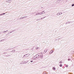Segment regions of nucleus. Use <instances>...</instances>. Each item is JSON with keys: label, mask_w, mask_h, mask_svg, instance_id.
<instances>
[{"label": "nucleus", "mask_w": 74, "mask_h": 74, "mask_svg": "<svg viewBox=\"0 0 74 74\" xmlns=\"http://www.w3.org/2000/svg\"><path fill=\"white\" fill-rule=\"evenodd\" d=\"M12 52H15V50H13L12 51Z\"/></svg>", "instance_id": "obj_9"}, {"label": "nucleus", "mask_w": 74, "mask_h": 74, "mask_svg": "<svg viewBox=\"0 0 74 74\" xmlns=\"http://www.w3.org/2000/svg\"><path fill=\"white\" fill-rule=\"evenodd\" d=\"M31 62H33V60H31Z\"/></svg>", "instance_id": "obj_29"}, {"label": "nucleus", "mask_w": 74, "mask_h": 74, "mask_svg": "<svg viewBox=\"0 0 74 74\" xmlns=\"http://www.w3.org/2000/svg\"><path fill=\"white\" fill-rule=\"evenodd\" d=\"M25 55H27L26 56H25V57H26V58H27V57L29 56H30V54H25Z\"/></svg>", "instance_id": "obj_2"}, {"label": "nucleus", "mask_w": 74, "mask_h": 74, "mask_svg": "<svg viewBox=\"0 0 74 74\" xmlns=\"http://www.w3.org/2000/svg\"><path fill=\"white\" fill-rule=\"evenodd\" d=\"M57 15H60V13H58L57 14Z\"/></svg>", "instance_id": "obj_10"}, {"label": "nucleus", "mask_w": 74, "mask_h": 74, "mask_svg": "<svg viewBox=\"0 0 74 74\" xmlns=\"http://www.w3.org/2000/svg\"><path fill=\"white\" fill-rule=\"evenodd\" d=\"M67 23H66V24Z\"/></svg>", "instance_id": "obj_36"}, {"label": "nucleus", "mask_w": 74, "mask_h": 74, "mask_svg": "<svg viewBox=\"0 0 74 74\" xmlns=\"http://www.w3.org/2000/svg\"><path fill=\"white\" fill-rule=\"evenodd\" d=\"M46 52H45V53H46V52H47V49H46Z\"/></svg>", "instance_id": "obj_24"}, {"label": "nucleus", "mask_w": 74, "mask_h": 74, "mask_svg": "<svg viewBox=\"0 0 74 74\" xmlns=\"http://www.w3.org/2000/svg\"><path fill=\"white\" fill-rule=\"evenodd\" d=\"M68 60H69V61L70 60V59H68Z\"/></svg>", "instance_id": "obj_25"}, {"label": "nucleus", "mask_w": 74, "mask_h": 74, "mask_svg": "<svg viewBox=\"0 0 74 74\" xmlns=\"http://www.w3.org/2000/svg\"><path fill=\"white\" fill-rule=\"evenodd\" d=\"M73 6H74V4H73L72 5V7H73Z\"/></svg>", "instance_id": "obj_17"}, {"label": "nucleus", "mask_w": 74, "mask_h": 74, "mask_svg": "<svg viewBox=\"0 0 74 74\" xmlns=\"http://www.w3.org/2000/svg\"><path fill=\"white\" fill-rule=\"evenodd\" d=\"M7 32H8V30H7L6 31H4L3 32V33H6Z\"/></svg>", "instance_id": "obj_7"}, {"label": "nucleus", "mask_w": 74, "mask_h": 74, "mask_svg": "<svg viewBox=\"0 0 74 74\" xmlns=\"http://www.w3.org/2000/svg\"><path fill=\"white\" fill-rule=\"evenodd\" d=\"M45 12V11H43L42 12V14H43V12Z\"/></svg>", "instance_id": "obj_12"}, {"label": "nucleus", "mask_w": 74, "mask_h": 74, "mask_svg": "<svg viewBox=\"0 0 74 74\" xmlns=\"http://www.w3.org/2000/svg\"><path fill=\"white\" fill-rule=\"evenodd\" d=\"M21 63L22 64V63H23V62H21Z\"/></svg>", "instance_id": "obj_34"}, {"label": "nucleus", "mask_w": 74, "mask_h": 74, "mask_svg": "<svg viewBox=\"0 0 74 74\" xmlns=\"http://www.w3.org/2000/svg\"><path fill=\"white\" fill-rule=\"evenodd\" d=\"M39 15V14L38 13H36V15Z\"/></svg>", "instance_id": "obj_13"}, {"label": "nucleus", "mask_w": 74, "mask_h": 74, "mask_svg": "<svg viewBox=\"0 0 74 74\" xmlns=\"http://www.w3.org/2000/svg\"><path fill=\"white\" fill-rule=\"evenodd\" d=\"M38 13L39 14V15H40V14H41L40 13Z\"/></svg>", "instance_id": "obj_23"}, {"label": "nucleus", "mask_w": 74, "mask_h": 74, "mask_svg": "<svg viewBox=\"0 0 74 74\" xmlns=\"http://www.w3.org/2000/svg\"><path fill=\"white\" fill-rule=\"evenodd\" d=\"M23 63H24V62H23Z\"/></svg>", "instance_id": "obj_40"}, {"label": "nucleus", "mask_w": 74, "mask_h": 74, "mask_svg": "<svg viewBox=\"0 0 74 74\" xmlns=\"http://www.w3.org/2000/svg\"><path fill=\"white\" fill-rule=\"evenodd\" d=\"M45 18V17H44V18H42V19H44V18Z\"/></svg>", "instance_id": "obj_30"}, {"label": "nucleus", "mask_w": 74, "mask_h": 74, "mask_svg": "<svg viewBox=\"0 0 74 74\" xmlns=\"http://www.w3.org/2000/svg\"><path fill=\"white\" fill-rule=\"evenodd\" d=\"M27 16H25L23 17V18H27Z\"/></svg>", "instance_id": "obj_14"}, {"label": "nucleus", "mask_w": 74, "mask_h": 74, "mask_svg": "<svg viewBox=\"0 0 74 74\" xmlns=\"http://www.w3.org/2000/svg\"><path fill=\"white\" fill-rule=\"evenodd\" d=\"M41 54H42V53L41 52Z\"/></svg>", "instance_id": "obj_33"}, {"label": "nucleus", "mask_w": 74, "mask_h": 74, "mask_svg": "<svg viewBox=\"0 0 74 74\" xmlns=\"http://www.w3.org/2000/svg\"><path fill=\"white\" fill-rule=\"evenodd\" d=\"M51 52H52V51H51V50L50 51V52L49 53H51H51H51Z\"/></svg>", "instance_id": "obj_20"}, {"label": "nucleus", "mask_w": 74, "mask_h": 74, "mask_svg": "<svg viewBox=\"0 0 74 74\" xmlns=\"http://www.w3.org/2000/svg\"><path fill=\"white\" fill-rule=\"evenodd\" d=\"M8 3H10V2H11V0H10L9 1H6Z\"/></svg>", "instance_id": "obj_3"}, {"label": "nucleus", "mask_w": 74, "mask_h": 74, "mask_svg": "<svg viewBox=\"0 0 74 74\" xmlns=\"http://www.w3.org/2000/svg\"><path fill=\"white\" fill-rule=\"evenodd\" d=\"M27 55H24L23 56V58H25V56H26Z\"/></svg>", "instance_id": "obj_8"}, {"label": "nucleus", "mask_w": 74, "mask_h": 74, "mask_svg": "<svg viewBox=\"0 0 74 74\" xmlns=\"http://www.w3.org/2000/svg\"><path fill=\"white\" fill-rule=\"evenodd\" d=\"M23 17H21L20 18V19H23Z\"/></svg>", "instance_id": "obj_26"}, {"label": "nucleus", "mask_w": 74, "mask_h": 74, "mask_svg": "<svg viewBox=\"0 0 74 74\" xmlns=\"http://www.w3.org/2000/svg\"><path fill=\"white\" fill-rule=\"evenodd\" d=\"M1 42V40H0V42Z\"/></svg>", "instance_id": "obj_37"}, {"label": "nucleus", "mask_w": 74, "mask_h": 74, "mask_svg": "<svg viewBox=\"0 0 74 74\" xmlns=\"http://www.w3.org/2000/svg\"><path fill=\"white\" fill-rule=\"evenodd\" d=\"M62 63H63V62H62V61H60L59 62V63L60 64H62Z\"/></svg>", "instance_id": "obj_11"}, {"label": "nucleus", "mask_w": 74, "mask_h": 74, "mask_svg": "<svg viewBox=\"0 0 74 74\" xmlns=\"http://www.w3.org/2000/svg\"><path fill=\"white\" fill-rule=\"evenodd\" d=\"M36 21H39V19H37Z\"/></svg>", "instance_id": "obj_28"}, {"label": "nucleus", "mask_w": 74, "mask_h": 74, "mask_svg": "<svg viewBox=\"0 0 74 74\" xmlns=\"http://www.w3.org/2000/svg\"><path fill=\"white\" fill-rule=\"evenodd\" d=\"M66 67H68V65H66Z\"/></svg>", "instance_id": "obj_31"}, {"label": "nucleus", "mask_w": 74, "mask_h": 74, "mask_svg": "<svg viewBox=\"0 0 74 74\" xmlns=\"http://www.w3.org/2000/svg\"><path fill=\"white\" fill-rule=\"evenodd\" d=\"M36 49H38V47H36L35 48Z\"/></svg>", "instance_id": "obj_15"}, {"label": "nucleus", "mask_w": 74, "mask_h": 74, "mask_svg": "<svg viewBox=\"0 0 74 74\" xmlns=\"http://www.w3.org/2000/svg\"><path fill=\"white\" fill-rule=\"evenodd\" d=\"M68 23H70V22H68Z\"/></svg>", "instance_id": "obj_32"}, {"label": "nucleus", "mask_w": 74, "mask_h": 74, "mask_svg": "<svg viewBox=\"0 0 74 74\" xmlns=\"http://www.w3.org/2000/svg\"><path fill=\"white\" fill-rule=\"evenodd\" d=\"M36 58H37V57H34L33 58V59H36Z\"/></svg>", "instance_id": "obj_6"}, {"label": "nucleus", "mask_w": 74, "mask_h": 74, "mask_svg": "<svg viewBox=\"0 0 74 74\" xmlns=\"http://www.w3.org/2000/svg\"><path fill=\"white\" fill-rule=\"evenodd\" d=\"M60 15H61V14H62V12H60Z\"/></svg>", "instance_id": "obj_18"}, {"label": "nucleus", "mask_w": 74, "mask_h": 74, "mask_svg": "<svg viewBox=\"0 0 74 74\" xmlns=\"http://www.w3.org/2000/svg\"><path fill=\"white\" fill-rule=\"evenodd\" d=\"M60 67H62V64H60Z\"/></svg>", "instance_id": "obj_16"}, {"label": "nucleus", "mask_w": 74, "mask_h": 74, "mask_svg": "<svg viewBox=\"0 0 74 74\" xmlns=\"http://www.w3.org/2000/svg\"><path fill=\"white\" fill-rule=\"evenodd\" d=\"M41 14H42V12H40V15H41Z\"/></svg>", "instance_id": "obj_27"}, {"label": "nucleus", "mask_w": 74, "mask_h": 74, "mask_svg": "<svg viewBox=\"0 0 74 74\" xmlns=\"http://www.w3.org/2000/svg\"><path fill=\"white\" fill-rule=\"evenodd\" d=\"M4 40V39H3L2 40H1V41H3Z\"/></svg>", "instance_id": "obj_22"}, {"label": "nucleus", "mask_w": 74, "mask_h": 74, "mask_svg": "<svg viewBox=\"0 0 74 74\" xmlns=\"http://www.w3.org/2000/svg\"><path fill=\"white\" fill-rule=\"evenodd\" d=\"M12 33V32H10V33Z\"/></svg>", "instance_id": "obj_35"}, {"label": "nucleus", "mask_w": 74, "mask_h": 74, "mask_svg": "<svg viewBox=\"0 0 74 74\" xmlns=\"http://www.w3.org/2000/svg\"><path fill=\"white\" fill-rule=\"evenodd\" d=\"M52 69L54 70H56V68L55 67H53Z\"/></svg>", "instance_id": "obj_5"}, {"label": "nucleus", "mask_w": 74, "mask_h": 74, "mask_svg": "<svg viewBox=\"0 0 74 74\" xmlns=\"http://www.w3.org/2000/svg\"><path fill=\"white\" fill-rule=\"evenodd\" d=\"M5 14V13H2L1 14H0V15H4Z\"/></svg>", "instance_id": "obj_4"}, {"label": "nucleus", "mask_w": 74, "mask_h": 74, "mask_svg": "<svg viewBox=\"0 0 74 74\" xmlns=\"http://www.w3.org/2000/svg\"><path fill=\"white\" fill-rule=\"evenodd\" d=\"M44 13H45V12H44Z\"/></svg>", "instance_id": "obj_38"}, {"label": "nucleus", "mask_w": 74, "mask_h": 74, "mask_svg": "<svg viewBox=\"0 0 74 74\" xmlns=\"http://www.w3.org/2000/svg\"><path fill=\"white\" fill-rule=\"evenodd\" d=\"M42 18H40V19H39V20H41V19H42Z\"/></svg>", "instance_id": "obj_21"}, {"label": "nucleus", "mask_w": 74, "mask_h": 74, "mask_svg": "<svg viewBox=\"0 0 74 74\" xmlns=\"http://www.w3.org/2000/svg\"><path fill=\"white\" fill-rule=\"evenodd\" d=\"M44 52H45V51H44Z\"/></svg>", "instance_id": "obj_39"}, {"label": "nucleus", "mask_w": 74, "mask_h": 74, "mask_svg": "<svg viewBox=\"0 0 74 74\" xmlns=\"http://www.w3.org/2000/svg\"><path fill=\"white\" fill-rule=\"evenodd\" d=\"M51 52H51V53H53V50H51Z\"/></svg>", "instance_id": "obj_19"}, {"label": "nucleus", "mask_w": 74, "mask_h": 74, "mask_svg": "<svg viewBox=\"0 0 74 74\" xmlns=\"http://www.w3.org/2000/svg\"><path fill=\"white\" fill-rule=\"evenodd\" d=\"M36 55L37 56V57H36V58L37 59H41V58H42V56H43V55L42 54L39 55V54H38Z\"/></svg>", "instance_id": "obj_1"}]
</instances>
